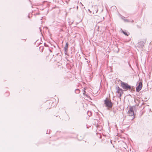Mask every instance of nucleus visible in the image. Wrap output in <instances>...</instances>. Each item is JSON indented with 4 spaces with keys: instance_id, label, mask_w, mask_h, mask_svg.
Masks as SVG:
<instances>
[{
    "instance_id": "9b49d317",
    "label": "nucleus",
    "mask_w": 152,
    "mask_h": 152,
    "mask_svg": "<svg viewBox=\"0 0 152 152\" xmlns=\"http://www.w3.org/2000/svg\"><path fill=\"white\" fill-rule=\"evenodd\" d=\"M75 91L77 93H79L80 92V90L79 89H77Z\"/></svg>"
},
{
    "instance_id": "423d86ee",
    "label": "nucleus",
    "mask_w": 152,
    "mask_h": 152,
    "mask_svg": "<svg viewBox=\"0 0 152 152\" xmlns=\"http://www.w3.org/2000/svg\"><path fill=\"white\" fill-rule=\"evenodd\" d=\"M92 7L94 8V9L93 10V13H96L98 11V9L97 6L95 5L94 6L92 5Z\"/></svg>"
},
{
    "instance_id": "6e6552de",
    "label": "nucleus",
    "mask_w": 152,
    "mask_h": 152,
    "mask_svg": "<svg viewBox=\"0 0 152 152\" xmlns=\"http://www.w3.org/2000/svg\"><path fill=\"white\" fill-rule=\"evenodd\" d=\"M138 45H139V47H140H140L141 48H143V47L144 46V42H140L139 43Z\"/></svg>"
},
{
    "instance_id": "9d476101",
    "label": "nucleus",
    "mask_w": 152,
    "mask_h": 152,
    "mask_svg": "<svg viewBox=\"0 0 152 152\" xmlns=\"http://www.w3.org/2000/svg\"><path fill=\"white\" fill-rule=\"evenodd\" d=\"M87 113L88 115L90 116L91 115V114L90 112L88 111Z\"/></svg>"
},
{
    "instance_id": "7ed1b4c3",
    "label": "nucleus",
    "mask_w": 152,
    "mask_h": 152,
    "mask_svg": "<svg viewBox=\"0 0 152 152\" xmlns=\"http://www.w3.org/2000/svg\"><path fill=\"white\" fill-rule=\"evenodd\" d=\"M121 86L124 89H126L127 90H130L131 88V86L129 85L127 83L122 82L121 83Z\"/></svg>"
},
{
    "instance_id": "ddd939ff",
    "label": "nucleus",
    "mask_w": 152,
    "mask_h": 152,
    "mask_svg": "<svg viewBox=\"0 0 152 152\" xmlns=\"http://www.w3.org/2000/svg\"><path fill=\"white\" fill-rule=\"evenodd\" d=\"M88 11L89 12H90V13H91V11L89 10V9H88Z\"/></svg>"
},
{
    "instance_id": "1a4fd4ad",
    "label": "nucleus",
    "mask_w": 152,
    "mask_h": 152,
    "mask_svg": "<svg viewBox=\"0 0 152 152\" xmlns=\"http://www.w3.org/2000/svg\"><path fill=\"white\" fill-rule=\"evenodd\" d=\"M122 32H123V33L126 35V36H128L129 34H128L126 33V32H125L124 31H122Z\"/></svg>"
},
{
    "instance_id": "dca6fc26",
    "label": "nucleus",
    "mask_w": 152,
    "mask_h": 152,
    "mask_svg": "<svg viewBox=\"0 0 152 152\" xmlns=\"http://www.w3.org/2000/svg\"><path fill=\"white\" fill-rule=\"evenodd\" d=\"M77 8H78V6L77 7Z\"/></svg>"
},
{
    "instance_id": "f03ea898",
    "label": "nucleus",
    "mask_w": 152,
    "mask_h": 152,
    "mask_svg": "<svg viewBox=\"0 0 152 152\" xmlns=\"http://www.w3.org/2000/svg\"><path fill=\"white\" fill-rule=\"evenodd\" d=\"M135 107L133 106L131 107L129 109V110L128 112V113L129 116H133V118L132 119L133 120L134 118V109L135 108Z\"/></svg>"
},
{
    "instance_id": "20e7f679",
    "label": "nucleus",
    "mask_w": 152,
    "mask_h": 152,
    "mask_svg": "<svg viewBox=\"0 0 152 152\" xmlns=\"http://www.w3.org/2000/svg\"><path fill=\"white\" fill-rule=\"evenodd\" d=\"M116 89L117 90V93L118 94L119 96L121 97V94H122L123 92L122 89L118 87H117Z\"/></svg>"
},
{
    "instance_id": "2eb2a0df",
    "label": "nucleus",
    "mask_w": 152,
    "mask_h": 152,
    "mask_svg": "<svg viewBox=\"0 0 152 152\" xmlns=\"http://www.w3.org/2000/svg\"><path fill=\"white\" fill-rule=\"evenodd\" d=\"M80 4L82 5V6H83V5L82 4V3L81 2Z\"/></svg>"
},
{
    "instance_id": "f8f14e48",
    "label": "nucleus",
    "mask_w": 152,
    "mask_h": 152,
    "mask_svg": "<svg viewBox=\"0 0 152 152\" xmlns=\"http://www.w3.org/2000/svg\"><path fill=\"white\" fill-rule=\"evenodd\" d=\"M122 18V19L124 20V21L125 22H128V21H128V19H124V18Z\"/></svg>"
},
{
    "instance_id": "39448f33",
    "label": "nucleus",
    "mask_w": 152,
    "mask_h": 152,
    "mask_svg": "<svg viewBox=\"0 0 152 152\" xmlns=\"http://www.w3.org/2000/svg\"><path fill=\"white\" fill-rule=\"evenodd\" d=\"M142 85L141 82H139L138 86L136 88V91L137 92H139L141 89Z\"/></svg>"
},
{
    "instance_id": "f3484780",
    "label": "nucleus",
    "mask_w": 152,
    "mask_h": 152,
    "mask_svg": "<svg viewBox=\"0 0 152 152\" xmlns=\"http://www.w3.org/2000/svg\"><path fill=\"white\" fill-rule=\"evenodd\" d=\"M77 8H78V6L77 7Z\"/></svg>"
},
{
    "instance_id": "f257e3e1",
    "label": "nucleus",
    "mask_w": 152,
    "mask_h": 152,
    "mask_svg": "<svg viewBox=\"0 0 152 152\" xmlns=\"http://www.w3.org/2000/svg\"><path fill=\"white\" fill-rule=\"evenodd\" d=\"M104 104L105 106L107 107L108 109L109 108H111L113 106V103L111 100L108 98H106L104 100Z\"/></svg>"
},
{
    "instance_id": "4468645a",
    "label": "nucleus",
    "mask_w": 152,
    "mask_h": 152,
    "mask_svg": "<svg viewBox=\"0 0 152 152\" xmlns=\"http://www.w3.org/2000/svg\"><path fill=\"white\" fill-rule=\"evenodd\" d=\"M85 93H86V91H84V92H83V94H84Z\"/></svg>"
},
{
    "instance_id": "0eeeda50",
    "label": "nucleus",
    "mask_w": 152,
    "mask_h": 152,
    "mask_svg": "<svg viewBox=\"0 0 152 152\" xmlns=\"http://www.w3.org/2000/svg\"><path fill=\"white\" fill-rule=\"evenodd\" d=\"M68 42H66V45L65 47L64 48V49L65 51V53H67V49L68 48Z\"/></svg>"
}]
</instances>
